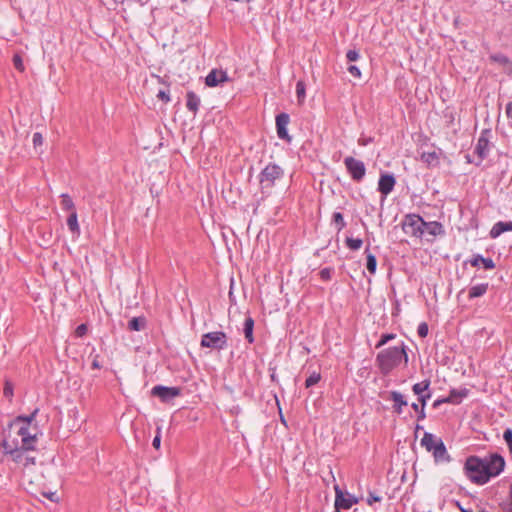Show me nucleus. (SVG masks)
I'll return each mask as SVG.
<instances>
[{
    "mask_svg": "<svg viewBox=\"0 0 512 512\" xmlns=\"http://www.w3.org/2000/svg\"><path fill=\"white\" fill-rule=\"evenodd\" d=\"M404 359L405 363L408 361L405 345L389 347L383 349L377 354L376 363L383 375H388L394 368L400 365Z\"/></svg>",
    "mask_w": 512,
    "mask_h": 512,
    "instance_id": "obj_1",
    "label": "nucleus"
},
{
    "mask_svg": "<svg viewBox=\"0 0 512 512\" xmlns=\"http://www.w3.org/2000/svg\"><path fill=\"white\" fill-rule=\"evenodd\" d=\"M465 475L478 485H483L489 481L485 464L482 458L470 456L466 459L464 465Z\"/></svg>",
    "mask_w": 512,
    "mask_h": 512,
    "instance_id": "obj_2",
    "label": "nucleus"
},
{
    "mask_svg": "<svg viewBox=\"0 0 512 512\" xmlns=\"http://www.w3.org/2000/svg\"><path fill=\"white\" fill-rule=\"evenodd\" d=\"M2 446L5 453L10 455L14 462L22 464L24 467L35 465V457L28 454L32 449H26L18 444L13 445L8 440H4Z\"/></svg>",
    "mask_w": 512,
    "mask_h": 512,
    "instance_id": "obj_3",
    "label": "nucleus"
},
{
    "mask_svg": "<svg viewBox=\"0 0 512 512\" xmlns=\"http://www.w3.org/2000/svg\"><path fill=\"white\" fill-rule=\"evenodd\" d=\"M284 176V170L277 164H268L259 174V183L262 192L268 191L275 186L277 180Z\"/></svg>",
    "mask_w": 512,
    "mask_h": 512,
    "instance_id": "obj_4",
    "label": "nucleus"
},
{
    "mask_svg": "<svg viewBox=\"0 0 512 512\" xmlns=\"http://www.w3.org/2000/svg\"><path fill=\"white\" fill-rule=\"evenodd\" d=\"M228 337L223 331L208 332L202 335L201 347L214 350H224L227 347Z\"/></svg>",
    "mask_w": 512,
    "mask_h": 512,
    "instance_id": "obj_5",
    "label": "nucleus"
},
{
    "mask_svg": "<svg viewBox=\"0 0 512 512\" xmlns=\"http://www.w3.org/2000/svg\"><path fill=\"white\" fill-rule=\"evenodd\" d=\"M424 226V220L421 216L416 214H408L405 216L402 222L403 231L411 236L421 238L422 228Z\"/></svg>",
    "mask_w": 512,
    "mask_h": 512,
    "instance_id": "obj_6",
    "label": "nucleus"
},
{
    "mask_svg": "<svg viewBox=\"0 0 512 512\" xmlns=\"http://www.w3.org/2000/svg\"><path fill=\"white\" fill-rule=\"evenodd\" d=\"M485 464L487 475L489 479L491 477L498 476L505 467V460L499 454H491L485 458H482Z\"/></svg>",
    "mask_w": 512,
    "mask_h": 512,
    "instance_id": "obj_7",
    "label": "nucleus"
},
{
    "mask_svg": "<svg viewBox=\"0 0 512 512\" xmlns=\"http://www.w3.org/2000/svg\"><path fill=\"white\" fill-rule=\"evenodd\" d=\"M345 167L354 181L360 182L366 173V168L361 160L355 159L354 157H346L344 159Z\"/></svg>",
    "mask_w": 512,
    "mask_h": 512,
    "instance_id": "obj_8",
    "label": "nucleus"
},
{
    "mask_svg": "<svg viewBox=\"0 0 512 512\" xmlns=\"http://www.w3.org/2000/svg\"><path fill=\"white\" fill-rule=\"evenodd\" d=\"M151 395L158 397L162 402H169L181 395V388L156 385L152 388Z\"/></svg>",
    "mask_w": 512,
    "mask_h": 512,
    "instance_id": "obj_9",
    "label": "nucleus"
},
{
    "mask_svg": "<svg viewBox=\"0 0 512 512\" xmlns=\"http://www.w3.org/2000/svg\"><path fill=\"white\" fill-rule=\"evenodd\" d=\"M335 509H350L358 502L357 498L350 494H344L338 485L335 486Z\"/></svg>",
    "mask_w": 512,
    "mask_h": 512,
    "instance_id": "obj_10",
    "label": "nucleus"
},
{
    "mask_svg": "<svg viewBox=\"0 0 512 512\" xmlns=\"http://www.w3.org/2000/svg\"><path fill=\"white\" fill-rule=\"evenodd\" d=\"M490 135L491 131L489 129H484L478 138L477 144L475 146V153L480 158V161L488 156Z\"/></svg>",
    "mask_w": 512,
    "mask_h": 512,
    "instance_id": "obj_11",
    "label": "nucleus"
},
{
    "mask_svg": "<svg viewBox=\"0 0 512 512\" xmlns=\"http://www.w3.org/2000/svg\"><path fill=\"white\" fill-rule=\"evenodd\" d=\"M290 122V117L287 113H280L276 116V130L280 139L291 141V136L288 134L287 126Z\"/></svg>",
    "mask_w": 512,
    "mask_h": 512,
    "instance_id": "obj_12",
    "label": "nucleus"
},
{
    "mask_svg": "<svg viewBox=\"0 0 512 512\" xmlns=\"http://www.w3.org/2000/svg\"><path fill=\"white\" fill-rule=\"evenodd\" d=\"M17 434L21 437L20 446H23L26 449L35 448V443L37 441L36 434H32L28 426H21Z\"/></svg>",
    "mask_w": 512,
    "mask_h": 512,
    "instance_id": "obj_13",
    "label": "nucleus"
},
{
    "mask_svg": "<svg viewBox=\"0 0 512 512\" xmlns=\"http://www.w3.org/2000/svg\"><path fill=\"white\" fill-rule=\"evenodd\" d=\"M226 81H228L227 73L216 69L211 70L205 78V83L209 87H216Z\"/></svg>",
    "mask_w": 512,
    "mask_h": 512,
    "instance_id": "obj_14",
    "label": "nucleus"
},
{
    "mask_svg": "<svg viewBox=\"0 0 512 512\" xmlns=\"http://www.w3.org/2000/svg\"><path fill=\"white\" fill-rule=\"evenodd\" d=\"M395 183L396 181L393 175L382 174L378 181V190L382 195L387 196L394 189Z\"/></svg>",
    "mask_w": 512,
    "mask_h": 512,
    "instance_id": "obj_15",
    "label": "nucleus"
},
{
    "mask_svg": "<svg viewBox=\"0 0 512 512\" xmlns=\"http://www.w3.org/2000/svg\"><path fill=\"white\" fill-rule=\"evenodd\" d=\"M422 230V237L424 235H430L432 237H436L438 235L444 234V229L441 223L437 221L426 222L424 221V226Z\"/></svg>",
    "mask_w": 512,
    "mask_h": 512,
    "instance_id": "obj_16",
    "label": "nucleus"
},
{
    "mask_svg": "<svg viewBox=\"0 0 512 512\" xmlns=\"http://www.w3.org/2000/svg\"><path fill=\"white\" fill-rule=\"evenodd\" d=\"M507 231H512V221H509V222L499 221L494 224V226L490 230L489 235L491 238L494 239V238L499 237L502 233L507 232Z\"/></svg>",
    "mask_w": 512,
    "mask_h": 512,
    "instance_id": "obj_17",
    "label": "nucleus"
},
{
    "mask_svg": "<svg viewBox=\"0 0 512 512\" xmlns=\"http://www.w3.org/2000/svg\"><path fill=\"white\" fill-rule=\"evenodd\" d=\"M433 456L437 462H445L450 460V456L442 440L438 441L436 447H433Z\"/></svg>",
    "mask_w": 512,
    "mask_h": 512,
    "instance_id": "obj_18",
    "label": "nucleus"
},
{
    "mask_svg": "<svg viewBox=\"0 0 512 512\" xmlns=\"http://www.w3.org/2000/svg\"><path fill=\"white\" fill-rule=\"evenodd\" d=\"M390 399L394 402V412H396L397 414H401L403 411V406L407 405V401L404 399V396L398 391H391Z\"/></svg>",
    "mask_w": 512,
    "mask_h": 512,
    "instance_id": "obj_19",
    "label": "nucleus"
},
{
    "mask_svg": "<svg viewBox=\"0 0 512 512\" xmlns=\"http://www.w3.org/2000/svg\"><path fill=\"white\" fill-rule=\"evenodd\" d=\"M186 98L187 109L195 115L200 106V98L193 91L187 92Z\"/></svg>",
    "mask_w": 512,
    "mask_h": 512,
    "instance_id": "obj_20",
    "label": "nucleus"
},
{
    "mask_svg": "<svg viewBox=\"0 0 512 512\" xmlns=\"http://www.w3.org/2000/svg\"><path fill=\"white\" fill-rule=\"evenodd\" d=\"M470 264L473 267H477L479 264H482L484 268L488 270L495 268V263L491 258H484L479 254L473 256V258L470 260Z\"/></svg>",
    "mask_w": 512,
    "mask_h": 512,
    "instance_id": "obj_21",
    "label": "nucleus"
},
{
    "mask_svg": "<svg viewBox=\"0 0 512 512\" xmlns=\"http://www.w3.org/2000/svg\"><path fill=\"white\" fill-rule=\"evenodd\" d=\"M440 438H436L433 434L425 432L421 440V445L426 448L427 451L432 452L433 447H436Z\"/></svg>",
    "mask_w": 512,
    "mask_h": 512,
    "instance_id": "obj_22",
    "label": "nucleus"
},
{
    "mask_svg": "<svg viewBox=\"0 0 512 512\" xmlns=\"http://www.w3.org/2000/svg\"><path fill=\"white\" fill-rule=\"evenodd\" d=\"M253 329H254V320L252 317L249 316L244 321L243 332H244L246 340L250 344H252L254 342Z\"/></svg>",
    "mask_w": 512,
    "mask_h": 512,
    "instance_id": "obj_23",
    "label": "nucleus"
},
{
    "mask_svg": "<svg viewBox=\"0 0 512 512\" xmlns=\"http://www.w3.org/2000/svg\"><path fill=\"white\" fill-rule=\"evenodd\" d=\"M146 327V318L141 317H133L128 322V329L131 331H142Z\"/></svg>",
    "mask_w": 512,
    "mask_h": 512,
    "instance_id": "obj_24",
    "label": "nucleus"
},
{
    "mask_svg": "<svg viewBox=\"0 0 512 512\" xmlns=\"http://www.w3.org/2000/svg\"><path fill=\"white\" fill-rule=\"evenodd\" d=\"M488 283L474 285L469 289V298H477L483 296L488 290Z\"/></svg>",
    "mask_w": 512,
    "mask_h": 512,
    "instance_id": "obj_25",
    "label": "nucleus"
},
{
    "mask_svg": "<svg viewBox=\"0 0 512 512\" xmlns=\"http://www.w3.org/2000/svg\"><path fill=\"white\" fill-rule=\"evenodd\" d=\"M67 226L72 233H76V234L80 233V227L78 224V218H77L76 211L71 212L70 215L68 216Z\"/></svg>",
    "mask_w": 512,
    "mask_h": 512,
    "instance_id": "obj_26",
    "label": "nucleus"
},
{
    "mask_svg": "<svg viewBox=\"0 0 512 512\" xmlns=\"http://www.w3.org/2000/svg\"><path fill=\"white\" fill-rule=\"evenodd\" d=\"M468 395V389L462 388V389H452L448 395V397H452V399L456 401H450L451 404H459L463 398H465Z\"/></svg>",
    "mask_w": 512,
    "mask_h": 512,
    "instance_id": "obj_27",
    "label": "nucleus"
},
{
    "mask_svg": "<svg viewBox=\"0 0 512 512\" xmlns=\"http://www.w3.org/2000/svg\"><path fill=\"white\" fill-rule=\"evenodd\" d=\"M60 197H61V207L63 210L70 211V213L73 211H76L74 202L68 194L63 193V194H61Z\"/></svg>",
    "mask_w": 512,
    "mask_h": 512,
    "instance_id": "obj_28",
    "label": "nucleus"
},
{
    "mask_svg": "<svg viewBox=\"0 0 512 512\" xmlns=\"http://www.w3.org/2000/svg\"><path fill=\"white\" fill-rule=\"evenodd\" d=\"M365 253H366V259H367V262H366L367 270L371 274H374L376 272V268H377L376 257L372 253L369 252L368 248H366Z\"/></svg>",
    "mask_w": 512,
    "mask_h": 512,
    "instance_id": "obj_29",
    "label": "nucleus"
},
{
    "mask_svg": "<svg viewBox=\"0 0 512 512\" xmlns=\"http://www.w3.org/2000/svg\"><path fill=\"white\" fill-rule=\"evenodd\" d=\"M430 398H431V393L429 391L422 395H419L418 401L421 403V409H420V413L418 415V420L425 419V417H426L425 406H426L427 400H429Z\"/></svg>",
    "mask_w": 512,
    "mask_h": 512,
    "instance_id": "obj_30",
    "label": "nucleus"
},
{
    "mask_svg": "<svg viewBox=\"0 0 512 512\" xmlns=\"http://www.w3.org/2000/svg\"><path fill=\"white\" fill-rule=\"evenodd\" d=\"M430 386V380L426 379L422 382L416 383L413 385L412 390L416 395H422L426 392H428Z\"/></svg>",
    "mask_w": 512,
    "mask_h": 512,
    "instance_id": "obj_31",
    "label": "nucleus"
},
{
    "mask_svg": "<svg viewBox=\"0 0 512 512\" xmlns=\"http://www.w3.org/2000/svg\"><path fill=\"white\" fill-rule=\"evenodd\" d=\"M39 409L36 408L30 415L28 416H24V415H20V416H17L14 420V423L15 424H18L20 422L24 423L25 425L24 426H28L30 425V423L35 419L37 413H38Z\"/></svg>",
    "mask_w": 512,
    "mask_h": 512,
    "instance_id": "obj_32",
    "label": "nucleus"
},
{
    "mask_svg": "<svg viewBox=\"0 0 512 512\" xmlns=\"http://www.w3.org/2000/svg\"><path fill=\"white\" fill-rule=\"evenodd\" d=\"M296 95L298 102L303 103L306 96V85L302 80H299L296 84Z\"/></svg>",
    "mask_w": 512,
    "mask_h": 512,
    "instance_id": "obj_33",
    "label": "nucleus"
},
{
    "mask_svg": "<svg viewBox=\"0 0 512 512\" xmlns=\"http://www.w3.org/2000/svg\"><path fill=\"white\" fill-rule=\"evenodd\" d=\"M321 380L320 372L313 371L305 381V387L309 388L316 385Z\"/></svg>",
    "mask_w": 512,
    "mask_h": 512,
    "instance_id": "obj_34",
    "label": "nucleus"
},
{
    "mask_svg": "<svg viewBox=\"0 0 512 512\" xmlns=\"http://www.w3.org/2000/svg\"><path fill=\"white\" fill-rule=\"evenodd\" d=\"M489 58L491 61L499 63L501 65L508 66V64H510V59L502 53L492 54L490 55Z\"/></svg>",
    "mask_w": 512,
    "mask_h": 512,
    "instance_id": "obj_35",
    "label": "nucleus"
},
{
    "mask_svg": "<svg viewBox=\"0 0 512 512\" xmlns=\"http://www.w3.org/2000/svg\"><path fill=\"white\" fill-rule=\"evenodd\" d=\"M14 386L10 380H6L4 383V389H3V395L5 398H7L10 402L13 398Z\"/></svg>",
    "mask_w": 512,
    "mask_h": 512,
    "instance_id": "obj_36",
    "label": "nucleus"
},
{
    "mask_svg": "<svg viewBox=\"0 0 512 512\" xmlns=\"http://www.w3.org/2000/svg\"><path fill=\"white\" fill-rule=\"evenodd\" d=\"M362 244H363V241L361 239H359V238H350V237L346 238V245L351 250H358V249H360Z\"/></svg>",
    "mask_w": 512,
    "mask_h": 512,
    "instance_id": "obj_37",
    "label": "nucleus"
},
{
    "mask_svg": "<svg viewBox=\"0 0 512 512\" xmlns=\"http://www.w3.org/2000/svg\"><path fill=\"white\" fill-rule=\"evenodd\" d=\"M333 222L337 225L338 231L342 230L346 226L344 217L340 212L333 213Z\"/></svg>",
    "mask_w": 512,
    "mask_h": 512,
    "instance_id": "obj_38",
    "label": "nucleus"
},
{
    "mask_svg": "<svg viewBox=\"0 0 512 512\" xmlns=\"http://www.w3.org/2000/svg\"><path fill=\"white\" fill-rule=\"evenodd\" d=\"M395 338H396V334H394V333L382 334L381 337H380V340L375 345V348L378 349V348L384 346L386 343H388L389 341H391V340H393Z\"/></svg>",
    "mask_w": 512,
    "mask_h": 512,
    "instance_id": "obj_39",
    "label": "nucleus"
},
{
    "mask_svg": "<svg viewBox=\"0 0 512 512\" xmlns=\"http://www.w3.org/2000/svg\"><path fill=\"white\" fill-rule=\"evenodd\" d=\"M12 61H13V65H14L15 69H17L20 72H23L25 70V66H24L22 57L19 54H15L13 56Z\"/></svg>",
    "mask_w": 512,
    "mask_h": 512,
    "instance_id": "obj_40",
    "label": "nucleus"
},
{
    "mask_svg": "<svg viewBox=\"0 0 512 512\" xmlns=\"http://www.w3.org/2000/svg\"><path fill=\"white\" fill-rule=\"evenodd\" d=\"M428 331H429V328H428V324L426 322H421L418 325L417 334L419 335V337L425 338L428 335Z\"/></svg>",
    "mask_w": 512,
    "mask_h": 512,
    "instance_id": "obj_41",
    "label": "nucleus"
},
{
    "mask_svg": "<svg viewBox=\"0 0 512 512\" xmlns=\"http://www.w3.org/2000/svg\"><path fill=\"white\" fill-rule=\"evenodd\" d=\"M333 273V269L330 267H326L320 270L319 275L322 280L329 281L331 279Z\"/></svg>",
    "mask_w": 512,
    "mask_h": 512,
    "instance_id": "obj_42",
    "label": "nucleus"
},
{
    "mask_svg": "<svg viewBox=\"0 0 512 512\" xmlns=\"http://www.w3.org/2000/svg\"><path fill=\"white\" fill-rule=\"evenodd\" d=\"M346 58L349 62H355L360 58V54L357 50L351 49L347 51Z\"/></svg>",
    "mask_w": 512,
    "mask_h": 512,
    "instance_id": "obj_43",
    "label": "nucleus"
},
{
    "mask_svg": "<svg viewBox=\"0 0 512 512\" xmlns=\"http://www.w3.org/2000/svg\"><path fill=\"white\" fill-rule=\"evenodd\" d=\"M422 159H423V161H425L428 164H433L437 161V156L434 152L433 153H424L422 155Z\"/></svg>",
    "mask_w": 512,
    "mask_h": 512,
    "instance_id": "obj_44",
    "label": "nucleus"
},
{
    "mask_svg": "<svg viewBox=\"0 0 512 512\" xmlns=\"http://www.w3.org/2000/svg\"><path fill=\"white\" fill-rule=\"evenodd\" d=\"M87 330H88V327L86 324H80L79 326H77V328L75 329V335L77 337H83L86 333H87Z\"/></svg>",
    "mask_w": 512,
    "mask_h": 512,
    "instance_id": "obj_45",
    "label": "nucleus"
},
{
    "mask_svg": "<svg viewBox=\"0 0 512 512\" xmlns=\"http://www.w3.org/2000/svg\"><path fill=\"white\" fill-rule=\"evenodd\" d=\"M348 72L355 78H360L361 77V71L360 69L356 66V65H350L348 68H347Z\"/></svg>",
    "mask_w": 512,
    "mask_h": 512,
    "instance_id": "obj_46",
    "label": "nucleus"
},
{
    "mask_svg": "<svg viewBox=\"0 0 512 512\" xmlns=\"http://www.w3.org/2000/svg\"><path fill=\"white\" fill-rule=\"evenodd\" d=\"M503 438L506 441L508 447L512 446V429L511 428H507L504 431Z\"/></svg>",
    "mask_w": 512,
    "mask_h": 512,
    "instance_id": "obj_47",
    "label": "nucleus"
},
{
    "mask_svg": "<svg viewBox=\"0 0 512 512\" xmlns=\"http://www.w3.org/2000/svg\"><path fill=\"white\" fill-rule=\"evenodd\" d=\"M382 498L378 495H376L373 492H369V495L367 497V504L372 505L374 502H380Z\"/></svg>",
    "mask_w": 512,
    "mask_h": 512,
    "instance_id": "obj_48",
    "label": "nucleus"
},
{
    "mask_svg": "<svg viewBox=\"0 0 512 512\" xmlns=\"http://www.w3.org/2000/svg\"><path fill=\"white\" fill-rule=\"evenodd\" d=\"M450 401H455V400L452 399V397H448V396L445 397V398L437 399V400L434 401L433 407L437 408V407H439L443 403H450Z\"/></svg>",
    "mask_w": 512,
    "mask_h": 512,
    "instance_id": "obj_49",
    "label": "nucleus"
},
{
    "mask_svg": "<svg viewBox=\"0 0 512 512\" xmlns=\"http://www.w3.org/2000/svg\"><path fill=\"white\" fill-rule=\"evenodd\" d=\"M152 445L155 449H159L161 445L160 428L157 429V434L152 441Z\"/></svg>",
    "mask_w": 512,
    "mask_h": 512,
    "instance_id": "obj_50",
    "label": "nucleus"
},
{
    "mask_svg": "<svg viewBox=\"0 0 512 512\" xmlns=\"http://www.w3.org/2000/svg\"><path fill=\"white\" fill-rule=\"evenodd\" d=\"M32 141H33V144L35 147L42 145L43 137H42L41 133H39V132L34 133Z\"/></svg>",
    "mask_w": 512,
    "mask_h": 512,
    "instance_id": "obj_51",
    "label": "nucleus"
},
{
    "mask_svg": "<svg viewBox=\"0 0 512 512\" xmlns=\"http://www.w3.org/2000/svg\"><path fill=\"white\" fill-rule=\"evenodd\" d=\"M157 98L164 101L165 103L169 102L170 101V97H169V94L164 91V90H160L157 94Z\"/></svg>",
    "mask_w": 512,
    "mask_h": 512,
    "instance_id": "obj_52",
    "label": "nucleus"
},
{
    "mask_svg": "<svg viewBox=\"0 0 512 512\" xmlns=\"http://www.w3.org/2000/svg\"><path fill=\"white\" fill-rule=\"evenodd\" d=\"M98 355H96L92 361V368L93 369H100L101 368V365H100V362L98 361Z\"/></svg>",
    "mask_w": 512,
    "mask_h": 512,
    "instance_id": "obj_53",
    "label": "nucleus"
},
{
    "mask_svg": "<svg viewBox=\"0 0 512 512\" xmlns=\"http://www.w3.org/2000/svg\"><path fill=\"white\" fill-rule=\"evenodd\" d=\"M506 115H507L508 118L512 119V102H509L506 105Z\"/></svg>",
    "mask_w": 512,
    "mask_h": 512,
    "instance_id": "obj_54",
    "label": "nucleus"
},
{
    "mask_svg": "<svg viewBox=\"0 0 512 512\" xmlns=\"http://www.w3.org/2000/svg\"><path fill=\"white\" fill-rule=\"evenodd\" d=\"M44 495L51 501H57V496L55 492L45 493Z\"/></svg>",
    "mask_w": 512,
    "mask_h": 512,
    "instance_id": "obj_55",
    "label": "nucleus"
},
{
    "mask_svg": "<svg viewBox=\"0 0 512 512\" xmlns=\"http://www.w3.org/2000/svg\"><path fill=\"white\" fill-rule=\"evenodd\" d=\"M411 408H412L415 412H417L418 414L420 413V409H421V407H419V405H418L417 403H412V404H411Z\"/></svg>",
    "mask_w": 512,
    "mask_h": 512,
    "instance_id": "obj_56",
    "label": "nucleus"
},
{
    "mask_svg": "<svg viewBox=\"0 0 512 512\" xmlns=\"http://www.w3.org/2000/svg\"><path fill=\"white\" fill-rule=\"evenodd\" d=\"M505 72L508 75L512 76V62L511 61H510V64H508V66L506 67Z\"/></svg>",
    "mask_w": 512,
    "mask_h": 512,
    "instance_id": "obj_57",
    "label": "nucleus"
},
{
    "mask_svg": "<svg viewBox=\"0 0 512 512\" xmlns=\"http://www.w3.org/2000/svg\"><path fill=\"white\" fill-rule=\"evenodd\" d=\"M509 511L512 512V487L510 488V503H509Z\"/></svg>",
    "mask_w": 512,
    "mask_h": 512,
    "instance_id": "obj_58",
    "label": "nucleus"
},
{
    "mask_svg": "<svg viewBox=\"0 0 512 512\" xmlns=\"http://www.w3.org/2000/svg\"><path fill=\"white\" fill-rule=\"evenodd\" d=\"M461 509V512H473L472 510H466V509H463V508H460Z\"/></svg>",
    "mask_w": 512,
    "mask_h": 512,
    "instance_id": "obj_59",
    "label": "nucleus"
},
{
    "mask_svg": "<svg viewBox=\"0 0 512 512\" xmlns=\"http://www.w3.org/2000/svg\"><path fill=\"white\" fill-rule=\"evenodd\" d=\"M420 429H422V427H421L420 425H418V424H417V425H416V430H420Z\"/></svg>",
    "mask_w": 512,
    "mask_h": 512,
    "instance_id": "obj_60",
    "label": "nucleus"
},
{
    "mask_svg": "<svg viewBox=\"0 0 512 512\" xmlns=\"http://www.w3.org/2000/svg\"><path fill=\"white\" fill-rule=\"evenodd\" d=\"M182 3H186L188 2L189 0H180Z\"/></svg>",
    "mask_w": 512,
    "mask_h": 512,
    "instance_id": "obj_61",
    "label": "nucleus"
},
{
    "mask_svg": "<svg viewBox=\"0 0 512 512\" xmlns=\"http://www.w3.org/2000/svg\"><path fill=\"white\" fill-rule=\"evenodd\" d=\"M336 512H341L340 510L336 509Z\"/></svg>",
    "mask_w": 512,
    "mask_h": 512,
    "instance_id": "obj_62",
    "label": "nucleus"
}]
</instances>
